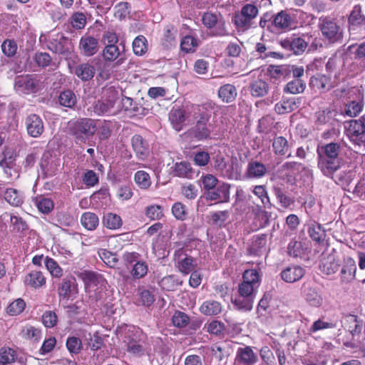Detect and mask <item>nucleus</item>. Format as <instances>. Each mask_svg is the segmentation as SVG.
<instances>
[{"mask_svg": "<svg viewBox=\"0 0 365 365\" xmlns=\"http://www.w3.org/2000/svg\"><path fill=\"white\" fill-rule=\"evenodd\" d=\"M339 150L340 145L334 143L318 147V167L324 175L331 176L340 168Z\"/></svg>", "mask_w": 365, "mask_h": 365, "instance_id": "1", "label": "nucleus"}, {"mask_svg": "<svg viewBox=\"0 0 365 365\" xmlns=\"http://www.w3.org/2000/svg\"><path fill=\"white\" fill-rule=\"evenodd\" d=\"M44 87V78L37 75L19 76L14 80V89L21 94L36 93Z\"/></svg>", "mask_w": 365, "mask_h": 365, "instance_id": "2", "label": "nucleus"}, {"mask_svg": "<svg viewBox=\"0 0 365 365\" xmlns=\"http://www.w3.org/2000/svg\"><path fill=\"white\" fill-rule=\"evenodd\" d=\"M346 103L344 112L346 115L355 117L362 110L364 107L363 93L360 88L352 87L346 92Z\"/></svg>", "mask_w": 365, "mask_h": 365, "instance_id": "3", "label": "nucleus"}, {"mask_svg": "<svg viewBox=\"0 0 365 365\" xmlns=\"http://www.w3.org/2000/svg\"><path fill=\"white\" fill-rule=\"evenodd\" d=\"M243 281L239 284V294L250 297L255 299L256 289L259 287V276L256 269L245 270L243 276Z\"/></svg>", "mask_w": 365, "mask_h": 365, "instance_id": "4", "label": "nucleus"}, {"mask_svg": "<svg viewBox=\"0 0 365 365\" xmlns=\"http://www.w3.org/2000/svg\"><path fill=\"white\" fill-rule=\"evenodd\" d=\"M312 36L309 34H302L301 36L292 35L290 38L282 40L281 46L295 55L302 54L307 49Z\"/></svg>", "mask_w": 365, "mask_h": 365, "instance_id": "5", "label": "nucleus"}, {"mask_svg": "<svg viewBox=\"0 0 365 365\" xmlns=\"http://www.w3.org/2000/svg\"><path fill=\"white\" fill-rule=\"evenodd\" d=\"M96 121L91 118H80L75 121L71 127L72 134L76 139L84 140L93 136L96 131Z\"/></svg>", "mask_w": 365, "mask_h": 365, "instance_id": "6", "label": "nucleus"}, {"mask_svg": "<svg viewBox=\"0 0 365 365\" xmlns=\"http://www.w3.org/2000/svg\"><path fill=\"white\" fill-rule=\"evenodd\" d=\"M345 133L355 145H365V124L360 120H352L344 123Z\"/></svg>", "mask_w": 365, "mask_h": 365, "instance_id": "7", "label": "nucleus"}, {"mask_svg": "<svg viewBox=\"0 0 365 365\" xmlns=\"http://www.w3.org/2000/svg\"><path fill=\"white\" fill-rule=\"evenodd\" d=\"M192 112L194 115H199L200 118L197 120L195 128L192 130L195 138L198 140H204L209 138L210 130L207 126V122L209 120V115L202 110L200 106H192Z\"/></svg>", "mask_w": 365, "mask_h": 365, "instance_id": "8", "label": "nucleus"}, {"mask_svg": "<svg viewBox=\"0 0 365 365\" xmlns=\"http://www.w3.org/2000/svg\"><path fill=\"white\" fill-rule=\"evenodd\" d=\"M46 47L52 52L59 55H68L70 53L69 39L61 33L50 36Z\"/></svg>", "mask_w": 365, "mask_h": 365, "instance_id": "9", "label": "nucleus"}, {"mask_svg": "<svg viewBox=\"0 0 365 365\" xmlns=\"http://www.w3.org/2000/svg\"><path fill=\"white\" fill-rule=\"evenodd\" d=\"M230 185L221 182L205 192V197L210 200L219 202H228L230 200Z\"/></svg>", "mask_w": 365, "mask_h": 365, "instance_id": "10", "label": "nucleus"}, {"mask_svg": "<svg viewBox=\"0 0 365 365\" xmlns=\"http://www.w3.org/2000/svg\"><path fill=\"white\" fill-rule=\"evenodd\" d=\"M346 322L348 324V332L352 336V341L344 342V345L351 348L356 347L358 346L359 334L361 331V327L355 315L350 314L346 316Z\"/></svg>", "mask_w": 365, "mask_h": 365, "instance_id": "11", "label": "nucleus"}, {"mask_svg": "<svg viewBox=\"0 0 365 365\" xmlns=\"http://www.w3.org/2000/svg\"><path fill=\"white\" fill-rule=\"evenodd\" d=\"M28 134L33 138H38L43 132L44 127L41 118L36 115H29L26 119Z\"/></svg>", "mask_w": 365, "mask_h": 365, "instance_id": "12", "label": "nucleus"}, {"mask_svg": "<svg viewBox=\"0 0 365 365\" xmlns=\"http://www.w3.org/2000/svg\"><path fill=\"white\" fill-rule=\"evenodd\" d=\"M235 360L244 365H254L258 361V356L252 347L244 346L237 350Z\"/></svg>", "mask_w": 365, "mask_h": 365, "instance_id": "13", "label": "nucleus"}, {"mask_svg": "<svg viewBox=\"0 0 365 365\" xmlns=\"http://www.w3.org/2000/svg\"><path fill=\"white\" fill-rule=\"evenodd\" d=\"M132 147L139 160H145L149 155V145L140 135H135L131 139Z\"/></svg>", "mask_w": 365, "mask_h": 365, "instance_id": "14", "label": "nucleus"}, {"mask_svg": "<svg viewBox=\"0 0 365 365\" xmlns=\"http://www.w3.org/2000/svg\"><path fill=\"white\" fill-rule=\"evenodd\" d=\"M305 274V270L300 266L294 265L283 269L281 273L282 279L287 283H294L301 279Z\"/></svg>", "mask_w": 365, "mask_h": 365, "instance_id": "15", "label": "nucleus"}, {"mask_svg": "<svg viewBox=\"0 0 365 365\" xmlns=\"http://www.w3.org/2000/svg\"><path fill=\"white\" fill-rule=\"evenodd\" d=\"M301 101L299 98L294 97L283 98L280 102L277 103L274 106V110L278 114H284L290 113L296 110Z\"/></svg>", "mask_w": 365, "mask_h": 365, "instance_id": "16", "label": "nucleus"}, {"mask_svg": "<svg viewBox=\"0 0 365 365\" xmlns=\"http://www.w3.org/2000/svg\"><path fill=\"white\" fill-rule=\"evenodd\" d=\"M98 40L90 36H83L79 42L82 53L86 56L94 55L98 51Z\"/></svg>", "mask_w": 365, "mask_h": 365, "instance_id": "17", "label": "nucleus"}, {"mask_svg": "<svg viewBox=\"0 0 365 365\" xmlns=\"http://www.w3.org/2000/svg\"><path fill=\"white\" fill-rule=\"evenodd\" d=\"M217 96L223 103H231L237 96V90L232 84H224L219 88Z\"/></svg>", "mask_w": 365, "mask_h": 365, "instance_id": "18", "label": "nucleus"}, {"mask_svg": "<svg viewBox=\"0 0 365 365\" xmlns=\"http://www.w3.org/2000/svg\"><path fill=\"white\" fill-rule=\"evenodd\" d=\"M173 173L175 176L179 178L192 179L195 176V171L192 168L190 163L181 161L175 163L173 166Z\"/></svg>", "mask_w": 365, "mask_h": 365, "instance_id": "19", "label": "nucleus"}, {"mask_svg": "<svg viewBox=\"0 0 365 365\" xmlns=\"http://www.w3.org/2000/svg\"><path fill=\"white\" fill-rule=\"evenodd\" d=\"M272 149L274 154L277 155H286L287 158L292 156L289 153L290 144L288 140L283 136H275L272 140Z\"/></svg>", "mask_w": 365, "mask_h": 365, "instance_id": "20", "label": "nucleus"}, {"mask_svg": "<svg viewBox=\"0 0 365 365\" xmlns=\"http://www.w3.org/2000/svg\"><path fill=\"white\" fill-rule=\"evenodd\" d=\"M199 310L204 315L216 316L222 312V305L215 300H206L200 305Z\"/></svg>", "mask_w": 365, "mask_h": 365, "instance_id": "21", "label": "nucleus"}, {"mask_svg": "<svg viewBox=\"0 0 365 365\" xmlns=\"http://www.w3.org/2000/svg\"><path fill=\"white\" fill-rule=\"evenodd\" d=\"M252 192L260 200L261 205H257V212H262V208L269 209L271 207V202L268 192L264 185H256L254 187Z\"/></svg>", "mask_w": 365, "mask_h": 365, "instance_id": "22", "label": "nucleus"}, {"mask_svg": "<svg viewBox=\"0 0 365 365\" xmlns=\"http://www.w3.org/2000/svg\"><path fill=\"white\" fill-rule=\"evenodd\" d=\"M271 26L277 29H286L293 26L292 19L286 11H281L274 16Z\"/></svg>", "mask_w": 365, "mask_h": 365, "instance_id": "23", "label": "nucleus"}, {"mask_svg": "<svg viewBox=\"0 0 365 365\" xmlns=\"http://www.w3.org/2000/svg\"><path fill=\"white\" fill-rule=\"evenodd\" d=\"M169 119L175 130H182L186 120L185 112L182 108H173L169 114Z\"/></svg>", "mask_w": 365, "mask_h": 365, "instance_id": "24", "label": "nucleus"}, {"mask_svg": "<svg viewBox=\"0 0 365 365\" xmlns=\"http://www.w3.org/2000/svg\"><path fill=\"white\" fill-rule=\"evenodd\" d=\"M266 173L265 165L258 161L250 162L246 170V175L249 178H261Z\"/></svg>", "mask_w": 365, "mask_h": 365, "instance_id": "25", "label": "nucleus"}, {"mask_svg": "<svg viewBox=\"0 0 365 365\" xmlns=\"http://www.w3.org/2000/svg\"><path fill=\"white\" fill-rule=\"evenodd\" d=\"M320 29L324 36L329 40L335 39L338 32L339 26L336 24L329 19H324L320 26Z\"/></svg>", "mask_w": 365, "mask_h": 365, "instance_id": "26", "label": "nucleus"}, {"mask_svg": "<svg viewBox=\"0 0 365 365\" xmlns=\"http://www.w3.org/2000/svg\"><path fill=\"white\" fill-rule=\"evenodd\" d=\"M308 233L309 237L317 242L322 243L325 241L326 231L320 224L315 221L309 225Z\"/></svg>", "mask_w": 365, "mask_h": 365, "instance_id": "27", "label": "nucleus"}, {"mask_svg": "<svg viewBox=\"0 0 365 365\" xmlns=\"http://www.w3.org/2000/svg\"><path fill=\"white\" fill-rule=\"evenodd\" d=\"M32 201L38 210L43 214L51 212L54 207L53 200L43 195H37L33 197Z\"/></svg>", "mask_w": 365, "mask_h": 365, "instance_id": "28", "label": "nucleus"}, {"mask_svg": "<svg viewBox=\"0 0 365 365\" xmlns=\"http://www.w3.org/2000/svg\"><path fill=\"white\" fill-rule=\"evenodd\" d=\"M249 88L252 96L259 98L263 97L267 94L269 86L266 81L262 79H257L250 84Z\"/></svg>", "mask_w": 365, "mask_h": 365, "instance_id": "29", "label": "nucleus"}, {"mask_svg": "<svg viewBox=\"0 0 365 365\" xmlns=\"http://www.w3.org/2000/svg\"><path fill=\"white\" fill-rule=\"evenodd\" d=\"M303 294L306 301L313 307H319L322 304V296L313 288L307 284L303 286Z\"/></svg>", "mask_w": 365, "mask_h": 365, "instance_id": "30", "label": "nucleus"}, {"mask_svg": "<svg viewBox=\"0 0 365 365\" xmlns=\"http://www.w3.org/2000/svg\"><path fill=\"white\" fill-rule=\"evenodd\" d=\"M81 277L85 284L86 289L98 286L104 281L101 274L90 271H85L81 273Z\"/></svg>", "mask_w": 365, "mask_h": 365, "instance_id": "31", "label": "nucleus"}, {"mask_svg": "<svg viewBox=\"0 0 365 365\" xmlns=\"http://www.w3.org/2000/svg\"><path fill=\"white\" fill-rule=\"evenodd\" d=\"M4 197L8 203L14 207L21 206L24 202L23 194L16 189H5Z\"/></svg>", "mask_w": 365, "mask_h": 365, "instance_id": "32", "label": "nucleus"}, {"mask_svg": "<svg viewBox=\"0 0 365 365\" xmlns=\"http://www.w3.org/2000/svg\"><path fill=\"white\" fill-rule=\"evenodd\" d=\"M82 226L88 230H95L99 225V218L96 214L91 212H86L81 217Z\"/></svg>", "mask_w": 365, "mask_h": 365, "instance_id": "33", "label": "nucleus"}, {"mask_svg": "<svg viewBox=\"0 0 365 365\" xmlns=\"http://www.w3.org/2000/svg\"><path fill=\"white\" fill-rule=\"evenodd\" d=\"M349 31H354L358 26L365 24V18L361 14V7L355 6L349 17Z\"/></svg>", "mask_w": 365, "mask_h": 365, "instance_id": "34", "label": "nucleus"}, {"mask_svg": "<svg viewBox=\"0 0 365 365\" xmlns=\"http://www.w3.org/2000/svg\"><path fill=\"white\" fill-rule=\"evenodd\" d=\"M81 337L88 346L93 351L100 349L103 346V340L98 333L91 334L89 332L84 331L82 333Z\"/></svg>", "mask_w": 365, "mask_h": 365, "instance_id": "35", "label": "nucleus"}, {"mask_svg": "<svg viewBox=\"0 0 365 365\" xmlns=\"http://www.w3.org/2000/svg\"><path fill=\"white\" fill-rule=\"evenodd\" d=\"M75 74L83 81L91 80L95 74L93 66L89 63H81L76 66Z\"/></svg>", "mask_w": 365, "mask_h": 365, "instance_id": "36", "label": "nucleus"}, {"mask_svg": "<svg viewBox=\"0 0 365 365\" xmlns=\"http://www.w3.org/2000/svg\"><path fill=\"white\" fill-rule=\"evenodd\" d=\"M254 298L250 297H245L244 295L239 294L237 296L232 303L234 307L242 312H249L252 310L253 307Z\"/></svg>", "mask_w": 365, "mask_h": 365, "instance_id": "37", "label": "nucleus"}, {"mask_svg": "<svg viewBox=\"0 0 365 365\" xmlns=\"http://www.w3.org/2000/svg\"><path fill=\"white\" fill-rule=\"evenodd\" d=\"M148 272V265L147 262L138 260L133 264L130 274L133 279H140L144 278Z\"/></svg>", "mask_w": 365, "mask_h": 365, "instance_id": "38", "label": "nucleus"}, {"mask_svg": "<svg viewBox=\"0 0 365 365\" xmlns=\"http://www.w3.org/2000/svg\"><path fill=\"white\" fill-rule=\"evenodd\" d=\"M25 283L34 288H38L46 283V279L40 271H32L25 277Z\"/></svg>", "mask_w": 365, "mask_h": 365, "instance_id": "39", "label": "nucleus"}, {"mask_svg": "<svg viewBox=\"0 0 365 365\" xmlns=\"http://www.w3.org/2000/svg\"><path fill=\"white\" fill-rule=\"evenodd\" d=\"M103 225L110 230H118L123 225L121 217L117 214L108 212L103 217Z\"/></svg>", "mask_w": 365, "mask_h": 365, "instance_id": "40", "label": "nucleus"}, {"mask_svg": "<svg viewBox=\"0 0 365 365\" xmlns=\"http://www.w3.org/2000/svg\"><path fill=\"white\" fill-rule=\"evenodd\" d=\"M304 169V165L300 163L297 162H287L284 163L282 167V172H284L287 177V181L291 182L293 176L299 170Z\"/></svg>", "mask_w": 365, "mask_h": 365, "instance_id": "41", "label": "nucleus"}, {"mask_svg": "<svg viewBox=\"0 0 365 365\" xmlns=\"http://www.w3.org/2000/svg\"><path fill=\"white\" fill-rule=\"evenodd\" d=\"M99 257L109 267L114 268L116 267L118 259L116 254L113 253L106 249H100L98 252Z\"/></svg>", "mask_w": 365, "mask_h": 365, "instance_id": "42", "label": "nucleus"}, {"mask_svg": "<svg viewBox=\"0 0 365 365\" xmlns=\"http://www.w3.org/2000/svg\"><path fill=\"white\" fill-rule=\"evenodd\" d=\"M305 88L306 84L302 79H294L287 83L284 88V91L292 94H297L303 93Z\"/></svg>", "mask_w": 365, "mask_h": 365, "instance_id": "43", "label": "nucleus"}, {"mask_svg": "<svg viewBox=\"0 0 365 365\" xmlns=\"http://www.w3.org/2000/svg\"><path fill=\"white\" fill-rule=\"evenodd\" d=\"M339 268V265L334 262L333 257H328L327 259H323L319 265L322 272L328 275L335 273Z\"/></svg>", "mask_w": 365, "mask_h": 365, "instance_id": "44", "label": "nucleus"}, {"mask_svg": "<svg viewBox=\"0 0 365 365\" xmlns=\"http://www.w3.org/2000/svg\"><path fill=\"white\" fill-rule=\"evenodd\" d=\"M10 222L14 232L24 233L29 230L26 222L19 215L11 214L10 215Z\"/></svg>", "mask_w": 365, "mask_h": 365, "instance_id": "45", "label": "nucleus"}, {"mask_svg": "<svg viewBox=\"0 0 365 365\" xmlns=\"http://www.w3.org/2000/svg\"><path fill=\"white\" fill-rule=\"evenodd\" d=\"M58 101L64 107L72 108L76 103V97L73 91L67 90L61 93Z\"/></svg>", "mask_w": 365, "mask_h": 365, "instance_id": "46", "label": "nucleus"}, {"mask_svg": "<svg viewBox=\"0 0 365 365\" xmlns=\"http://www.w3.org/2000/svg\"><path fill=\"white\" fill-rule=\"evenodd\" d=\"M198 47V41L192 36H185L180 42V48L185 53L195 52Z\"/></svg>", "mask_w": 365, "mask_h": 365, "instance_id": "47", "label": "nucleus"}, {"mask_svg": "<svg viewBox=\"0 0 365 365\" xmlns=\"http://www.w3.org/2000/svg\"><path fill=\"white\" fill-rule=\"evenodd\" d=\"M134 180L135 183L142 189H147L151 185L149 174L143 170L136 172L134 176Z\"/></svg>", "mask_w": 365, "mask_h": 365, "instance_id": "48", "label": "nucleus"}, {"mask_svg": "<svg viewBox=\"0 0 365 365\" xmlns=\"http://www.w3.org/2000/svg\"><path fill=\"white\" fill-rule=\"evenodd\" d=\"M133 50L135 54L142 56L147 51V40L145 36L140 35L133 42Z\"/></svg>", "mask_w": 365, "mask_h": 365, "instance_id": "49", "label": "nucleus"}, {"mask_svg": "<svg viewBox=\"0 0 365 365\" xmlns=\"http://www.w3.org/2000/svg\"><path fill=\"white\" fill-rule=\"evenodd\" d=\"M114 106L108 103L103 98L96 101L93 106V111L98 115L110 113Z\"/></svg>", "mask_w": 365, "mask_h": 365, "instance_id": "50", "label": "nucleus"}, {"mask_svg": "<svg viewBox=\"0 0 365 365\" xmlns=\"http://www.w3.org/2000/svg\"><path fill=\"white\" fill-rule=\"evenodd\" d=\"M356 271V266L355 261L351 258L345 261L344 265V279L347 281H351L355 278V273Z\"/></svg>", "mask_w": 365, "mask_h": 365, "instance_id": "51", "label": "nucleus"}, {"mask_svg": "<svg viewBox=\"0 0 365 365\" xmlns=\"http://www.w3.org/2000/svg\"><path fill=\"white\" fill-rule=\"evenodd\" d=\"M16 359V352L10 348H1L0 349V364L7 365L14 362Z\"/></svg>", "mask_w": 365, "mask_h": 365, "instance_id": "52", "label": "nucleus"}, {"mask_svg": "<svg viewBox=\"0 0 365 365\" xmlns=\"http://www.w3.org/2000/svg\"><path fill=\"white\" fill-rule=\"evenodd\" d=\"M194 259L191 257H185L184 259L178 262V269L181 273L186 275L194 271L195 269Z\"/></svg>", "mask_w": 365, "mask_h": 365, "instance_id": "53", "label": "nucleus"}, {"mask_svg": "<svg viewBox=\"0 0 365 365\" xmlns=\"http://www.w3.org/2000/svg\"><path fill=\"white\" fill-rule=\"evenodd\" d=\"M66 344L71 354H77L83 348L81 339L76 336L68 337Z\"/></svg>", "mask_w": 365, "mask_h": 365, "instance_id": "54", "label": "nucleus"}, {"mask_svg": "<svg viewBox=\"0 0 365 365\" xmlns=\"http://www.w3.org/2000/svg\"><path fill=\"white\" fill-rule=\"evenodd\" d=\"M274 193L282 207L287 208L294 203V200L285 195L281 187H274Z\"/></svg>", "mask_w": 365, "mask_h": 365, "instance_id": "55", "label": "nucleus"}, {"mask_svg": "<svg viewBox=\"0 0 365 365\" xmlns=\"http://www.w3.org/2000/svg\"><path fill=\"white\" fill-rule=\"evenodd\" d=\"M45 265L53 277H60L62 276L63 269L53 259L46 257Z\"/></svg>", "mask_w": 365, "mask_h": 365, "instance_id": "56", "label": "nucleus"}, {"mask_svg": "<svg viewBox=\"0 0 365 365\" xmlns=\"http://www.w3.org/2000/svg\"><path fill=\"white\" fill-rule=\"evenodd\" d=\"M235 25L238 29L245 31L248 29L251 26V20L247 18L241 12L236 14L232 19Z\"/></svg>", "mask_w": 365, "mask_h": 365, "instance_id": "57", "label": "nucleus"}, {"mask_svg": "<svg viewBox=\"0 0 365 365\" xmlns=\"http://www.w3.org/2000/svg\"><path fill=\"white\" fill-rule=\"evenodd\" d=\"M145 215L151 220H160L163 216L161 206L157 205L148 206L145 209Z\"/></svg>", "mask_w": 365, "mask_h": 365, "instance_id": "58", "label": "nucleus"}, {"mask_svg": "<svg viewBox=\"0 0 365 365\" xmlns=\"http://www.w3.org/2000/svg\"><path fill=\"white\" fill-rule=\"evenodd\" d=\"M119 55L120 51L116 45H106L103 53L104 59L108 61H113Z\"/></svg>", "mask_w": 365, "mask_h": 365, "instance_id": "59", "label": "nucleus"}, {"mask_svg": "<svg viewBox=\"0 0 365 365\" xmlns=\"http://www.w3.org/2000/svg\"><path fill=\"white\" fill-rule=\"evenodd\" d=\"M82 181L87 187H93L98 183V174L92 170H87L82 176Z\"/></svg>", "mask_w": 365, "mask_h": 365, "instance_id": "60", "label": "nucleus"}, {"mask_svg": "<svg viewBox=\"0 0 365 365\" xmlns=\"http://www.w3.org/2000/svg\"><path fill=\"white\" fill-rule=\"evenodd\" d=\"M189 317L184 312L178 311L174 314L172 321L175 327H185L189 322Z\"/></svg>", "mask_w": 365, "mask_h": 365, "instance_id": "61", "label": "nucleus"}, {"mask_svg": "<svg viewBox=\"0 0 365 365\" xmlns=\"http://www.w3.org/2000/svg\"><path fill=\"white\" fill-rule=\"evenodd\" d=\"M25 308V302L21 299H18L11 302L7 307V312L12 316L19 314Z\"/></svg>", "mask_w": 365, "mask_h": 365, "instance_id": "62", "label": "nucleus"}, {"mask_svg": "<svg viewBox=\"0 0 365 365\" xmlns=\"http://www.w3.org/2000/svg\"><path fill=\"white\" fill-rule=\"evenodd\" d=\"M201 181L205 192L212 189L213 187H215L220 183L217 178L211 174H206L205 175H202L201 177Z\"/></svg>", "mask_w": 365, "mask_h": 365, "instance_id": "63", "label": "nucleus"}, {"mask_svg": "<svg viewBox=\"0 0 365 365\" xmlns=\"http://www.w3.org/2000/svg\"><path fill=\"white\" fill-rule=\"evenodd\" d=\"M86 24V18L81 12L74 13L71 16L72 26L76 29H82Z\"/></svg>", "mask_w": 365, "mask_h": 365, "instance_id": "64", "label": "nucleus"}]
</instances>
